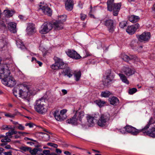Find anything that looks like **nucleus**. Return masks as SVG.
I'll use <instances>...</instances> for the list:
<instances>
[{
  "mask_svg": "<svg viewBox=\"0 0 155 155\" xmlns=\"http://www.w3.org/2000/svg\"><path fill=\"white\" fill-rule=\"evenodd\" d=\"M104 25L107 28L110 32L112 33L114 31V22L113 20L108 19L104 21Z\"/></svg>",
  "mask_w": 155,
  "mask_h": 155,
  "instance_id": "f8f14e48",
  "label": "nucleus"
},
{
  "mask_svg": "<svg viewBox=\"0 0 155 155\" xmlns=\"http://www.w3.org/2000/svg\"><path fill=\"white\" fill-rule=\"evenodd\" d=\"M6 136L7 137V138H9L10 139L12 138V135H10L8 132H7L6 133Z\"/></svg>",
  "mask_w": 155,
  "mask_h": 155,
  "instance_id": "6e6d98bb",
  "label": "nucleus"
},
{
  "mask_svg": "<svg viewBox=\"0 0 155 155\" xmlns=\"http://www.w3.org/2000/svg\"><path fill=\"white\" fill-rule=\"evenodd\" d=\"M110 119V115L108 113H105L99 115V117L97 120V124L101 127L106 128L109 124Z\"/></svg>",
  "mask_w": 155,
  "mask_h": 155,
  "instance_id": "20e7f679",
  "label": "nucleus"
},
{
  "mask_svg": "<svg viewBox=\"0 0 155 155\" xmlns=\"http://www.w3.org/2000/svg\"><path fill=\"white\" fill-rule=\"evenodd\" d=\"M85 117L84 112L80 110V108L76 111V113L73 117L67 120V122L74 125H77L78 124L85 126L86 123L84 120Z\"/></svg>",
  "mask_w": 155,
  "mask_h": 155,
  "instance_id": "f03ea898",
  "label": "nucleus"
},
{
  "mask_svg": "<svg viewBox=\"0 0 155 155\" xmlns=\"http://www.w3.org/2000/svg\"><path fill=\"white\" fill-rule=\"evenodd\" d=\"M55 59V63L51 66V68L54 70L63 69L67 67V64L64 63L62 59L56 58Z\"/></svg>",
  "mask_w": 155,
  "mask_h": 155,
  "instance_id": "0eeeda50",
  "label": "nucleus"
},
{
  "mask_svg": "<svg viewBox=\"0 0 155 155\" xmlns=\"http://www.w3.org/2000/svg\"><path fill=\"white\" fill-rule=\"evenodd\" d=\"M139 24L137 23L135 24L128 26L126 31L129 34L132 35L135 33L136 30L139 28Z\"/></svg>",
  "mask_w": 155,
  "mask_h": 155,
  "instance_id": "4468645a",
  "label": "nucleus"
},
{
  "mask_svg": "<svg viewBox=\"0 0 155 155\" xmlns=\"http://www.w3.org/2000/svg\"><path fill=\"white\" fill-rule=\"evenodd\" d=\"M108 100L110 104L114 106L117 105L119 103V101L118 98L114 96L110 98Z\"/></svg>",
  "mask_w": 155,
  "mask_h": 155,
  "instance_id": "b1692460",
  "label": "nucleus"
},
{
  "mask_svg": "<svg viewBox=\"0 0 155 155\" xmlns=\"http://www.w3.org/2000/svg\"><path fill=\"white\" fill-rule=\"evenodd\" d=\"M66 53L69 57L75 59H79L81 57L80 55L73 50L68 49L66 51Z\"/></svg>",
  "mask_w": 155,
  "mask_h": 155,
  "instance_id": "2eb2a0df",
  "label": "nucleus"
},
{
  "mask_svg": "<svg viewBox=\"0 0 155 155\" xmlns=\"http://www.w3.org/2000/svg\"><path fill=\"white\" fill-rule=\"evenodd\" d=\"M67 110L66 109H63L61 110L59 112L60 114L63 116H66L65 114L67 112Z\"/></svg>",
  "mask_w": 155,
  "mask_h": 155,
  "instance_id": "c03bdc74",
  "label": "nucleus"
},
{
  "mask_svg": "<svg viewBox=\"0 0 155 155\" xmlns=\"http://www.w3.org/2000/svg\"><path fill=\"white\" fill-rule=\"evenodd\" d=\"M152 9V12L154 14H155V2L153 4Z\"/></svg>",
  "mask_w": 155,
  "mask_h": 155,
  "instance_id": "bf43d9fd",
  "label": "nucleus"
},
{
  "mask_svg": "<svg viewBox=\"0 0 155 155\" xmlns=\"http://www.w3.org/2000/svg\"><path fill=\"white\" fill-rule=\"evenodd\" d=\"M16 24L14 22H10L8 24V28L10 31L12 33H15L16 32Z\"/></svg>",
  "mask_w": 155,
  "mask_h": 155,
  "instance_id": "393cba45",
  "label": "nucleus"
},
{
  "mask_svg": "<svg viewBox=\"0 0 155 155\" xmlns=\"http://www.w3.org/2000/svg\"><path fill=\"white\" fill-rule=\"evenodd\" d=\"M64 153L67 155H70L71 154L68 151H66L64 152Z\"/></svg>",
  "mask_w": 155,
  "mask_h": 155,
  "instance_id": "69168bd1",
  "label": "nucleus"
},
{
  "mask_svg": "<svg viewBox=\"0 0 155 155\" xmlns=\"http://www.w3.org/2000/svg\"><path fill=\"white\" fill-rule=\"evenodd\" d=\"M22 87L20 97L23 99H25V101L28 103L30 101V96L28 88L27 86H24L23 85Z\"/></svg>",
  "mask_w": 155,
  "mask_h": 155,
  "instance_id": "1a4fd4ad",
  "label": "nucleus"
},
{
  "mask_svg": "<svg viewBox=\"0 0 155 155\" xmlns=\"http://www.w3.org/2000/svg\"><path fill=\"white\" fill-rule=\"evenodd\" d=\"M43 153L45 155H48L50 153V151L48 150H44L43 151Z\"/></svg>",
  "mask_w": 155,
  "mask_h": 155,
  "instance_id": "603ef678",
  "label": "nucleus"
},
{
  "mask_svg": "<svg viewBox=\"0 0 155 155\" xmlns=\"http://www.w3.org/2000/svg\"><path fill=\"white\" fill-rule=\"evenodd\" d=\"M145 132L144 135H148L152 137H155V120L153 117H151L148 124L142 129Z\"/></svg>",
  "mask_w": 155,
  "mask_h": 155,
  "instance_id": "7ed1b4c3",
  "label": "nucleus"
},
{
  "mask_svg": "<svg viewBox=\"0 0 155 155\" xmlns=\"http://www.w3.org/2000/svg\"><path fill=\"white\" fill-rule=\"evenodd\" d=\"M18 134H21L22 135H23L24 134H27V133H26V132H21V131H18Z\"/></svg>",
  "mask_w": 155,
  "mask_h": 155,
  "instance_id": "680f3d73",
  "label": "nucleus"
},
{
  "mask_svg": "<svg viewBox=\"0 0 155 155\" xmlns=\"http://www.w3.org/2000/svg\"><path fill=\"white\" fill-rule=\"evenodd\" d=\"M140 18L138 16L132 15L129 16V19L130 21L132 23H135L139 20Z\"/></svg>",
  "mask_w": 155,
  "mask_h": 155,
  "instance_id": "c85d7f7f",
  "label": "nucleus"
},
{
  "mask_svg": "<svg viewBox=\"0 0 155 155\" xmlns=\"http://www.w3.org/2000/svg\"><path fill=\"white\" fill-rule=\"evenodd\" d=\"M25 125L26 126H28L30 127H32L33 126V124L31 123L26 124Z\"/></svg>",
  "mask_w": 155,
  "mask_h": 155,
  "instance_id": "052dcab7",
  "label": "nucleus"
},
{
  "mask_svg": "<svg viewBox=\"0 0 155 155\" xmlns=\"http://www.w3.org/2000/svg\"><path fill=\"white\" fill-rule=\"evenodd\" d=\"M118 75L122 82L127 84H129L128 80H127V77L124 74L121 73H119L118 74Z\"/></svg>",
  "mask_w": 155,
  "mask_h": 155,
  "instance_id": "cd10ccee",
  "label": "nucleus"
},
{
  "mask_svg": "<svg viewBox=\"0 0 155 155\" xmlns=\"http://www.w3.org/2000/svg\"><path fill=\"white\" fill-rule=\"evenodd\" d=\"M114 76L111 74H110L106 76L103 81V84L104 86H108L110 84V82L113 80Z\"/></svg>",
  "mask_w": 155,
  "mask_h": 155,
  "instance_id": "a211bd4d",
  "label": "nucleus"
},
{
  "mask_svg": "<svg viewBox=\"0 0 155 155\" xmlns=\"http://www.w3.org/2000/svg\"><path fill=\"white\" fill-rule=\"evenodd\" d=\"M110 94V93L108 91H103L101 94V96L102 97H109Z\"/></svg>",
  "mask_w": 155,
  "mask_h": 155,
  "instance_id": "e433bc0d",
  "label": "nucleus"
},
{
  "mask_svg": "<svg viewBox=\"0 0 155 155\" xmlns=\"http://www.w3.org/2000/svg\"><path fill=\"white\" fill-rule=\"evenodd\" d=\"M20 149L21 150V152H26L28 151H29L30 149H31V148L30 147H23L22 146L20 148Z\"/></svg>",
  "mask_w": 155,
  "mask_h": 155,
  "instance_id": "ea45409f",
  "label": "nucleus"
},
{
  "mask_svg": "<svg viewBox=\"0 0 155 155\" xmlns=\"http://www.w3.org/2000/svg\"><path fill=\"white\" fill-rule=\"evenodd\" d=\"M121 6L120 5H119L117 6V7L115 6L114 9L113 10V14L114 16H117V15Z\"/></svg>",
  "mask_w": 155,
  "mask_h": 155,
  "instance_id": "72a5a7b5",
  "label": "nucleus"
},
{
  "mask_svg": "<svg viewBox=\"0 0 155 155\" xmlns=\"http://www.w3.org/2000/svg\"><path fill=\"white\" fill-rule=\"evenodd\" d=\"M114 0H108L107 2V8L108 11L111 12L114 9L115 7H117V6H121L120 3H114Z\"/></svg>",
  "mask_w": 155,
  "mask_h": 155,
  "instance_id": "dca6fc26",
  "label": "nucleus"
},
{
  "mask_svg": "<svg viewBox=\"0 0 155 155\" xmlns=\"http://www.w3.org/2000/svg\"><path fill=\"white\" fill-rule=\"evenodd\" d=\"M10 72L6 64H2L0 66V79L2 83L6 86L12 87L16 84L15 79L10 76Z\"/></svg>",
  "mask_w": 155,
  "mask_h": 155,
  "instance_id": "f257e3e1",
  "label": "nucleus"
},
{
  "mask_svg": "<svg viewBox=\"0 0 155 155\" xmlns=\"http://www.w3.org/2000/svg\"><path fill=\"white\" fill-rule=\"evenodd\" d=\"M119 131L122 134H125L127 133V131H126V126L120 129L119 130Z\"/></svg>",
  "mask_w": 155,
  "mask_h": 155,
  "instance_id": "de8ad7c7",
  "label": "nucleus"
},
{
  "mask_svg": "<svg viewBox=\"0 0 155 155\" xmlns=\"http://www.w3.org/2000/svg\"><path fill=\"white\" fill-rule=\"evenodd\" d=\"M137 91V89L135 88L130 89L128 90V93L130 94H133Z\"/></svg>",
  "mask_w": 155,
  "mask_h": 155,
  "instance_id": "79ce46f5",
  "label": "nucleus"
},
{
  "mask_svg": "<svg viewBox=\"0 0 155 155\" xmlns=\"http://www.w3.org/2000/svg\"><path fill=\"white\" fill-rule=\"evenodd\" d=\"M132 55L128 56L126 54H122L121 57L125 61H128L129 60H132Z\"/></svg>",
  "mask_w": 155,
  "mask_h": 155,
  "instance_id": "2f4dec72",
  "label": "nucleus"
},
{
  "mask_svg": "<svg viewBox=\"0 0 155 155\" xmlns=\"http://www.w3.org/2000/svg\"><path fill=\"white\" fill-rule=\"evenodd\" d=\"M12 128L11 126L4 125L3 126L2 129L3 130H8V129H12Z\"/></svg>",
  "mask_w": 155,
  "mask_h": 155,
  "instance_id": "49530a36",
  "label": "nucleus"
},
{
  "mask_svg": "<svg viewBox=\"0 0 155 155\" xmlns=\"http://www.w3.org/2000/svg\"><path fill=\"white\" fill-rule=\"evenodd\" d=\"M151 37L150 34L149 32H144L138 37V40L140 42H147L150 39Z\"/></svg>",
  "mask_w": 155,
  "mask_h": 155,
  "instance_id": "ddd939ff",
  "label": "nucleus"
},
{
  "mask_svg": "<svg viewBox=\"0 0 155 155\" xmlns=\"http://www.w3.org/2000/svg\"><path fill=\"white\" fill-rule=\"evenodd\" d=\"M41 134L44 135L43 136V138L44 140L47 141L49 140L50 138V136L49 135L46 133L42 132L41 133Z\"/></svg>",
  "mask_w": 155,
  "mask_h": 155,
  "instance_id": "a19ab883",
  "label": "nucleus"
},
{
  "mask_svg": "<svg viewBox=\"0 0 155 155\" xmlns=\"http://www.w3.org/2000/svg\"><path fill=\"white\" fill-rule=\"evenodd\" d=\"M17 127L19 130H24L25 129V127L21 124H19Z\"/></svg>",
  "mask_w": 155,
  "mask_h": 155,
  "instance_id": "3c124183",
  "label": "nucleus"
},
{
  "mask_svg": "<svg viewBox=\"0 0 155 155\" xmlns=\"http://www.w3.org/2000/svg\"><path fill=\"white\" fill-rule=\"evenodd\" d=\"M5 14V16L8 18L12 17L13 15V12L12 11L9 10H5L4 11Z\"/></svg>",
  "mask_w": 155,
  "mask_h": 155,
  "instance_id": "f704fd0d",
  "label": "nucleus"
},
{
  "mask_svg": "<svg viewBox=\"0 0 155 155\" xmlns=\"http://www.w3.org/2000/svg\"><path fill=\"white\" fill-rule=\"evenodd\" d=\"M67 16L65 15H60L59 17V20L58 21H60L63 24V23L66 21Z\"/></svg>",
  "mask_w": 155,
  "mask_h": 155,
  "instance_id": "c9c22d12",
  "label": "nucleus"
},
{
  "mask_svg": "<svg viewBox=\"0 0 155 155\" xmlns=\"http://www.w3.org/2000/svg\"><path fill=\"white\" fill-rule=\"evenodd\" d=\"M94 102L99 107H103L104 106L107 105L106 104V102L105 101H102L101 100H96Z\"/></svg>",
  "mask_w": 155,
  "mask_h": 155,
  "instance_id": "7c9ffc66",
  "label": "nucleus"
},
{
  "mask_svg": "<svg viewBox=\"0 0 155 155\" xmlns=\"http://www.w3.org/2000/svg\"><path fill=\"white\" fill-rule=\"evenodd\" d=\"M123 73H124L127 76H130L134 74L135 72V70L129 67H124L122 69Z\"/></svg>",
  "mask_w": 155,
  "mask_h": 155,
  "instance_id": "f3484780",
  "label": "nucleus"
},
{
  "mask_svg": "<svg viewBox=\"0 0 155 155\" xmlns=\"http://www.w3.org/2000/svg\"><path fill=\"white\" fill-rule=\"evenodd\" d=\"M126 131L127 133H130L134 135H136L141 132L143 134V132H145V131H144V130L142 129L138 130L130 125H127L126 126Z\"/></svg>",
  "mask_w": 155,
  "mask_h": 155,
  "instance_id": "9d476101",
  "label": "nucleus"
},
{
  "mask_svg": "<svg viewBox=\"0 0 155 155\" xmlns=\"http://www.w3.org/2000/svg\"><path fill=\"white\" fill-rule=\"evenodd\" d=\"M53 102V100L51 98L47 99L45 97H43L38 100L36 101L35 106L37 107H43L45 106L48 107Z\"/></svg>",
  "mask_w": 155,
  "mask_h": 155,
  "instance_id": "39448f33",
  "label": "nucleus"
},
{
  "mask_svg": "<svg viewBox=\"0 0 155 155\" xmlns=\"http://www.w3.org/2000/svg\"><path fill=\"white\" fill-rule=\"evenodd\" d=\"M5 148L7 149H10L11 147L10 145H7L5 147Z\"/></svg>",
  "mask_w": 155,
  "mask_h": 155,
  "instance_id": "338daca9",
  "label": "nucleus"
},
{
  "mask_svg": "<svg viewBox=\"0 0 155 155\" xmlns=\"http://www.w3.org/2000/svg\"><path fill=\"white\" fill-rule=\"evenodd\" d=\"M99 117V114L96 113L94 115H87L86 116L87 120V124L88 127H93L97 124V120Z\"/></svg>",
  "mask_w": 155,
  "mask_h": 155,
  "instance_id": "423d86ee",
  "label": "nucleus"
},
{
  "mask_svg": "<svg viewBox=\"0 0 155 155\" xmlns=\"http://www.w3.org/2000/svg\"><path fill=\"white\" fill-rule=\"evenodd\" d=\"M52 28V24L49 22H45L41 26L39 32L42 34H45L49 31Z\"/></svg>",
  "mask_w": 155,
  "mask_h": 155,
  "instance_id": "6e6552de",
  "label": "nucleus"
},
{
  "mask_svg": "<svg viewBox=\"0 0 155 155\" xmlns=\"http://www.w3.org/2000/svg\"><path fill=\"white\" fill-rule=\"evenodd\" d=\"M62 92L64 94H65L67 93V91L65 89H62Z\"/></svg>",
  "mask_w": 155,
  "mask_h": 155,
  "instance_id": "0e129e2a",
  "label": "nucleus"
},
{
  "mask_svg": "<svg viewBox=\"0 0 155 155\" xmlns=\"http://www.w3.org/2000/svg\"><path fill=\"white\" fill-rule=\"evenodd\" d=\"M5 155H12V152H4Z\"/></svg>",
  "mask_w": 155,
  "mask_h": 155,
  "instance_id": "4d7b16f0",
  "label": "nucleus"
},
{
  "mask_svg": "<svg viewBox=\"0 0 155 155\" xmlns=\"http://www.w3.org/2000/svg\"><path fill=\"white\" fill-rule=\"evenodd\" d=\"M34 108L37 112L41 114L45 113L48 110L47 107H34Z\"/></svg>",
  "mask_w": 155,
  "mask_h": 155,
  "instance_id": "bb28decb",
  "label": "nucleus"
},
{
  "mask_svg": "<svg viewBox=\"0 0 155 155\" xmlns=\"http://www.w3.org/2000/svg\"><path fill=\"white\" fill-rule=\"evenodd\" d=\"M39 9H41L45 14L51 16L52 14V11L50 8L48 7L46 4L44 3L41 2L39 5Z\"/></svg>",
  "mask_w": 155,
  "mask_h": 155,
  "instance_id": "9b49d317",
  "label": "nucleus"
},
{
  "mask_svg": "<svg viewBox=\"0 0 155 155\" xmlns=\"http://www.w3.org/2000/svg\"><path fill=\"white\" fill-rule=\"evenodd\" d=\"M137 45V43L135 41H132L130 44V46L132 48V49L135 50L137 49V48L138 47L136 48Z\"/></svg>",
  "mask_w": 155,
  "mask_h": 155,
  "instance_id": "4c0bfd02",
  "label": "nucleus"
},
{
  "mask_svg": "<svg viewBox=\"0 0 155 155\" xmlns=\"http://www.w3.org/2000/svg\"><path fill=\"white\" fill-rule=\"evenodd\" d=\"M73 74L76 81H79L81 76V73L80 71H75L73 72Z\"/></svg>",
  "mask_w": 155,
  "mask_h": 155,
  "instance_id": "c756f323",
  "label": "nucleus"
},
{
  "mask_svg": "<svg viewBox=\"0 0 155 155\" xmlns=\"http://www.w3.org/2000/svg\"><path fill=\"white\" fill-rule=\"evenodd\" d=\"M132 60L135 62H138L140 61V59L135 55H132Z\"/></svg>",
  "mask_w": 155,
  "mask_h": 155,
  "instance_id": "8fccbe9b",
  "label": "nucleus"
},
{
  "mask_svg": "<svg viewBox=\"0 0 155 155\" xmlns=\"http://www.w3.org/2000/svg\"><path fill=\"white\" fill-rule=\"evenodd\" d=\"M86 17V15L85 14H81V18L82 20H84Z\"/></svg>",
  "mask_w": 155,
  "mask_h": 155,
  "instance_id": "5fc2aeb1",
  "label": "nucleus"
},
{
  "mask_svg": "<svg viewBox=\"0 0 155 155\" xmlns=\"http://www.w3.org/2000/svg\"><path fill=\"white\" fill-rule=\"evenodd\" d=\"M11 140L10 139L8 138H7V137H6V136H5V138L4 139H2L1 140V141L2 142H10Z\"/></svg>",
  "mask_w": 155,
  "mask_h": 155,
  "instance_id": "09e8293b",
  "label": "nucleus"
},
{
  "mask_svg": "<svg viewBox=\"0 0 155 155\" xmlns=\"http://www.w3.org/2000/svg\"><path fill=\"white\" fill-rule=\"evenodd\" d=\"M5 116H6L7 117H10V118H13V117H14V115H13V114H9V113L5 114Z\"/></svg>",
  "mask_w": 155,
  "mask_h": 155,
  "instance_id": "864d4df0",
  "label": "nucleus"
},
{
  "mask_svg": "<svg viewBox=\"0 0 155 155\" xmlns=\"http://www.w3.org/2000/svg\"><path fill=\"white\" fill-rule=\"evenodd\" d=\"M29 151L30 153L31 154L35 155L37 153V152H38V150L37 149L34 148L33 150H31V149H30V150H29Z\"/></svg>",
  "mask_w": 155,
  "mask_h": 155,
  "instance_id": "a18cd8bd",
  "label": "nucleus"
},
{
  "mask_svg": "<svg viewBox=\"0 0 155 155\" xmlns=\"http://www.w3.org/2000/svg\"><path fill=\"white\" fill-rule=\"evenodd\" d=\"M6 45V42L5 41L1 39L0 40V49H2Z\"/></svg>",
  "mask_w": 155,
  "mask_h": 155,
  "instance_id": "58836bf2",
  "label": "nucleus"
},
{
  "mask_svg": "<svg viewBox=\"0 0 155 155\" xmlns=\"http://www.w3.org/2000/svg\"><path fill=\"white\" fill-rule=\"evenodd\" d=\"M33 142L34 143V145H35V146L37 145L38 144V141L36 140H34V141H33Z\"/></svg>",
  "mask_w": 155,
  "mask_h": 155,
  "instance_id": "e2e57ef3",
  "label": "nucleus"
},
{
  "mask_svg": "<svg viewBox=\"0 0 155 155\" xmlns=\"http://www.w3.org/2000/svg\"><path fill=\"white\" fill-rule=\"evenodd\" d=\"M60 21H56L54 22L52 25V28L56 30L62 29L63 28V24Z\"/></svg>",
  "mask_w": 155,
  "mask_h": 155,
  "instance_id": "aec40b11",
  "label": "nucleus"
},
{
  "mask_svg": "<svg viewBox=\"0 0 155 155\" xmlns=\"http://www.w3.org/2000/svg\"><path fill=\"white\" fill-rule=\"evenodd\" d=\"M16 42L18 48L22 49H24L25 48V46L22 42L21 40H18L16 41Z\"/></svg>",
  "mask_w": 155,
  "mask_h": 155,
  "instance_id": "473e14b6",
  "label": "nucleus"
},
{
  "mask_svg": "<svg viewBox=\"0 0 155 155\" xmlns=\"http://www.w3.org/2000/svg\"><path fill=\"white\" fill-rule=\"evenodd\" d=\"M26 30L28 35H32L36 32L35 25L32 23H29L27 27Z\"/></svg>",
  "mask_w": 155,
  "mask_h": 155,
  "instance_id": "412c9836",
  "label": "nucleus"
},
{
  "mask_svg": "<svg viewBox=\"0 0 155 155\" xmlns=\"http://www.w3.org/2000/svg\"><path fill=\"white\" fill-rule=\"evenodd\" d=\"M54 116L55 119L58 121H62L66 119V116H62L60 113L59 112L58 110H56L54 113Z\"/></svg>",
  "mask_w": 155,
  "mask_h": 155,
  "instance_id": "4be33fe9",
  "label": "nucleus"
},
{
  "mask_svg": "<svg viewBox=\"0 0 155 155\" xmlns=\"http://www.w3.org/2000/svg\"><path fill=\"white\" fill-rule=\"evenodd\" d=\"M37 63L40 66H41L42 64V63L40 61H37Z\"/></svg>",
  "mask_w": 155,
  "mask_h": 155,
  "instance_id": "774afa93",
  "label": "nucleus"
},
{
  "mask_svg": "<svg viewBox=\"0 0 155 155\" xmlns=\"http://www.w3.org/2000/svg\"><path fill=\"white\" fill-rule=\"evenodd\" d=\"M63 72L64 73V75H67L69 78L72 77L73 74L74 72L69 67H67L66 68L63 70Z\"/></svg>",
  "mask_w": 155,
  "mask_h": 155,
  "instance_id": "a878e982",
  "label": "nucleus"
},
{
  "mask_svg": "<svg viewBox=\"0 0 155 155\" xmlns=\"http://www.w3.org/2000/svg\"><path fill=\"white\" fill-rule=\"evenodd\" d=\"M127 24V22L126 21H122L120 23L119 26L121 28H123L126 26Z\"/></svg>",
  "mask_w": 155,
  "mask_h": 155,
  "instance_id": "37998d69",
  "label": "nucleus"
},
{
  "mask_svg": "<svg viewBox=\"0 0 155 155\" xmlns=\"http://www.w3.org/2000/svg\"><path fill=\"white\" fill-rule=\"evenodd\" d=\"M73 0H67L65 3V8L68 11H71L73 9Z\"/></svg>",
  "mask_w": 155,
  "mask_h": 155,
  "instance_id": "5701e85b",
  "label": "nucleus"
},
{
  "mask_svg": "<svg viewBox=\"0 0 155 155\" xmlns=\"http://www.w3.org/2000/svg\"><path fill=\"white\" fill-rule=\"evenodd\" d=\"M22 88V85L17 86L15 87L13 90V93L14 95L17 97H20L21 94Z\"/></svg>",
  "mask_w": 155,
  "mask_h": 155,
  "instance_id": "6ab92c4d",
  "label": "nucleus"
},
{
  "mask_svg": "<svg viewBox=\"0 0 155 155\" xmlns=\"http://www.w3.org/2000/svg\"><path fill=\"white\" fill-rule=\"evenodd\" d=\"M56 151L59 154L61 153V151L60 149L58 148L56 149Z\"/></svg>",
  "mask_w": 155,
  "mask_h": 155,
  "instance_id": "13d9d810",
  "label": "nucleus"
}]
</instances>
